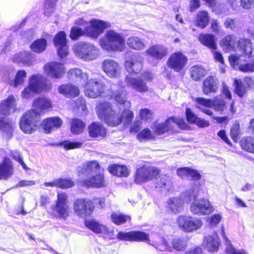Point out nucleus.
<instances>
[{"instance_id":"f257e3e1","label":"nucleus","mask_w":254,"mask_h":254,"mask_svg":"<svg viewBox=\"0 0 254 254\" xmlns=\"http://www.w3.org/2000/svg\"><path fill=\"white\" fill-rule=\"evenodd\" d=\"M126 96V93L122 88L114 91L111 95L112 98L120 106L125 108L121 114L114 109L110 103L104 102L99 103L96 106V111L98 117L112 127H117L122 123L126 124L130 123L133 118V114L129 110L131 104L127 100Z\"/></svg>"},{"instance_id":"f03ea898","label":"nucleus","mask_w":254,"mask_h":254,"mask_svg":"<svg viewBox=\"0 0 254 254\" xmlns=\"http://www.w3.org/2000/svg\"><path fill=\"white\" fill-rule=\"evenodd\" d=\"M16 107V99L12 95L0 103V134L4 139L9 140L13 136L15 123L7 116L14 113Z\"/></svg>"},{"instance_id":"7ed1b4c3","label":"nucleus","mask_w":254,"mask_h":254,"mask_svg":"<svg viewBox=\"0 0 254 254\" xmlns=\"http://www.w3.org/2000/svg\"><path fill=\"white\" fill-rule=\"evenodd\" d=\"M51 87V83L44 76L40 74H34L29 78V85L22 91L21 96L23 98L29 99L41 90H50Z\"/></svg>"},{"instance_id":"20e7f679","label":"nucleus","mask_w":254,"mask_h":254,"mask_svg":"<svg viewBox=\"0 0 254 254\" xmlns=\"http://www.w3.org/2000/svg\"><path fill=\"white\" fill-rule=\"evenodd\" d=\"M101 47L109 51H123L125 47V40L119 33L113 30L107 31L100 40Z\"/></svg>"},{"instance_id":"39448f33","label":"nucleus","mask_w":254,"mask_h":254,"mask_svg":"<svg viewBox=\"0 0 254 254\" xmlns=\"http://www.w3.org/2000/svg\"><path fill=\"white\" fill-rule=\"evenodd\" d=\"M197 192L198 190L196 189L192 190V192H187L188 198H186V201H190L195 199L190 207L191 212L196 215H207L212 213L214 208L207 199H195Z\"/></svg>"},{"instance_id":"423d86ee","label":"nucleus","mask_w":254,"mask_h":254,"mask_svg":"<svg viewBox=\"0 0 254 254\" xmlns=\"http://www.w3.org/2000/svg\"><path fill=\"white\" fill-rule=\"evenodd\" d=\"M73 51L78 58L86 61L96 59L99 54V50L97 47L85 42H79L74 45Z\"/></svg>"},{"instance_id":"0eeeda50","label":"nucleus","mask_w":254,"mask_h":254,"mask_svg":"<svg viewBox=\"0 0 254 254\" xmlns=\"http://www.w3.org/2000/svg\"><path fill=\"white\" fill-rule=\"evenodd\" d=\"M53 215L57 218L65 220L70 214L68 197L65 192H58L55 204L51 206Z\"/></svg>"},{"instance_id":"6e6552de","label":"nucleus","mask_w":254,"mask_h":254,"mask_svg":"<svg viewBox=\"0 0 254 254\" xmlns=\"http://www.w3.org/2000/svg\"><path fill=\"white\" fill-rule=\"evenodd\" d=\"M40 124V114L31 109L23 114L21 118L19 125L21 129L26 133H31Z\"/></svg>"},{"instance_id":"1a4fd4ad","label":"nucleus","mask_w":254,"mask_h":254,"mask_svg":"<svg viewBox=\"0 0 254 254\" xmlns=\"http://www.w3.org/2000/svg\"><path fill=\"white\" fill-rule=\"evenodd\" d=\"M94 208L93 202L88 198H77L73 203V211L78 216L81 218L90 216Z\"/></svg>"},{"instance_id":"9d476101","label":"nucleus","mask_w":254,"mask_h":254,"mask_svg":"<svg viewBox=\"0 0 254 254\" xmlns=\"http://www.w3.org/2000/svg\"><path fill=\"white\" fill-rule=\"evenodd\" d=\"M175 126L180 128H184L186 126L184 119L172 117L168 119L163 123H154L152 129L154 132L160 135L173 129Z\"/></svg>"},{"instance_id":"9b49d317","label":"nucleus","mask_w":254,"mask_h":254,"mask_svg":"<svg viewBox=\"0 0 254 254\" xmlns=\"http://www.w3.org/2000/svg\"><path fill=\"white\" fill-rule=\"evenodd\" d=\"M177 222L179 228L185 232H192L200 229L202 225L201 219L187 215L178 217Z\"/></svg>"},{"instance_id":"f8f14e48","label":"nucleus","mask_w":254,"mask_h":254,"mask_svg":"<svg viewBox=\"0 0 254 254\" xmlns=\"http://www.w3.org/2000/svg\"><path fill=\"white\" fill-rule=\"evenodd\" d=\"M159 170L153 167L144 166L136 170L134 182L141 184L151 180L159 174Z\"/></svg>"},{"instance_id":"ddd939ff","label":"nucleus","mask_w":254,"mask_h":254,"mask_svg":"<svg viewBox=\"0 0 254 254\" xmlns=\"http://www.w3.org/2000/svg\"><path fill=\"white\" fill-rule=\"evenodd\" d=\"M109 26L108 22L93 19L89 21V24L84 28L85 34L93 39H97L104 30Z\"/></svg>"},{"instance_id":"4468645a","label":"nucleus","mask_w":254,"mask_h":254,"mask_svg":"<svg viewBox=\"0 0 254 254\" xmlns=\"http://www.w3.org/2000/svg\"><path fill=\"white\" fill-rule=\"evenodd\" d=\"M188 61V58L185 55L181 52H175L169 58L167 65L169 68L179 72L185 67Z\"/></svg>"},{"instance_id":"2eb2a0df","label":"nucleus","mask_w":254,"mask_h":254,"mask_svg":"<svg viewBox=\"0 0 254 254\" xmlns=\"http://www.w3.org/2000/svg\"><path fill=\"white\" fill-rule=\"evenodd\" d=\"M105 91L103 83L97 79H91L86 83L85 94L86 96L96 98L100 96Z\"/></svg>"},{"instance_id":"dca6fc26","label":"nucleus","mask_w":254,"mask_h":254,"mask_svg":"<svg viewBox=\"0 0 254 254\" xmlns=\"http://www.w3.org/2000/svg\"><path fill=\"white\" fill-rule=\"evenodd\" d=\"M54 44L57 48L58 54L60 58H64L68 55V49L66 34L64 31H60L55 35Z\"/></svg>"},{"instance_id":"f3484780","label":"nucleus","mask_w":254,"mask_h":254,"mask_svg":"<svg viewBox=\"0 0 254 254\" xmlns=\"http://www.w3.org/2000/svg\"><path fill=\"white\" fill-rule=\"evenodd\" d=\"M44 70L47 75L54 78H60L65 72L64 65L57 62L47 63L44 66Z\"/></svg>"},{"instance_id":"a211bd4d","label":"nucleus","mask_w":254,"mask_h":254,"mask_svg":"<svg viewBox=\"0 0 254 254\" xmlns=\"http://www.w3.org/2000/svg\"><path fill=\"white\" fill-rule=\"evenodd\" d=\"M125 82L127 86L139 93H144L148 90V87L142 78H134L130 75L126 76Z\"/></svg>"},{"instance_id":"6ab92c4d","label":"nucleus","mask_w":254,"mask_h":254,"mask_svg":"<svg viewBox=\"0 0 254 254\" xmlns=\"http://www.w3.org/2000/svg\"><path fill=\"white\" fill-rule=\"evenodd\" d=\"M100 170V166L99 163L95 160L86 162L82 167H79L77 171L78 175L81 179H83L84 177H86L95 174L99 172Z\"/></svg>"},{"instance_id":"aec40b11","label":"nucleus","mask_w":254,"mask_h":254,"mask_svg":"<svg viewBox=\"0 0 254 254\" xmlns=\"http://www.w3.org/2000/svg\"><path fill=\"white\" fill-rule=\"evenodd\" d=\"M82 183V186L87 188H102L106 185L103 174L98 172L83 179Z\"/></svg>"},{"instance_id":"412c9836","label":"nucleus","mask_w":254,"mask_h":254,"mask_svg":"<svg viewBox=\"0 0 254 254\" xmlns=\"http://www.w3.org/2000/svg\"><path fill=\"white\" fill-rule=\"evenodd\" d=\"M102 65L103 70L109 77H117L120 73V66L114 60L106 59L103 62Z\"/></svg>"},{"instance_id":"4be33fe9","label":"nucleus","mask_w":254,"mask_h":254,"mask_svg":"<svg viewBox=\"0 0 254 254\" xmlns=\"http://www.w3.org/2000/svg\"><path fill=\"white\" fill-rule=\"evenodd\" d=\"M229 60L230 64L234 68H238L244 72H254V60L249 63L240 64V57L237 55H231Z\"/></svg>"},{"instance_id":"5701e85b","label":"nucleus","mask_w":254,"mask_h":254,"mask_svg":"<svg viewBox=\"0 0 254 254\" xmlns=\"http://www.w3.org/2000/svg\"><path fill=\"white\" fill-rule=\"evenodd\" d=\"M142 58L140 56H133L130 59L127 60L125 64V66L129 73H137L142 68Z\"/></svg>"},{"instance_id":"b1692460","label":"nucleus","mask_w":254,"mask_h":254,"mask_svg":"<svg viewBox=\"0 0 254 254\" xmlns=\"http://www.w3.org/2000/svg\"><path fill=\"white\" fill-rule=\"evenodd\" d=\"M155 178V187L156 189L166 193L172 191L173 185L169 176L162 175Z\"/></svg>"},{"instance_id":"393cba45","label":"nucleus","mask_w":254,"mask_h":254,"mask_svg":"<svg viewBox=\"0 0 254 254\" xmlns=\"http://www.w3.org/2000/svg\"><path fill=\"white\" fill-rule=\"evenodd\" d=\"M14 169L10 159L5 157L3 162L0 164V180H6L13 174Z\"/></svg>"},{"instance_id":"a878e982","label":"nucleus","mask_w":254,"mask_h":254,"mask_svg":"<svg viewBox=\"0 0 254 254\" xmlns=\"http://www.w3.org/2000/svg\"><path fill=\"white\" fill-rule=\"evenodd\" d=\"M13 62L21 64L24 66H31L34 62V56L28 52H21L14 55L12 58Z\"/></svg>"},{"instance_id":"bb28decb","label":"nucleus","mask_w":254,"mask_h":254,"mask_svg":"<svg viewBox=\"0 0 254 254\" xmlns=\"http://www.w3.org/2000/svg\"><path fill=\"white\" fill-rule=\"evenodd\" d=\"M168 53L167 48L162 45H153L146 51L147 54L158 60H162Z\"/></svg>"},{"instance_id":"cd10ccee","label":"nucleus","mask_w":254,"mask_h":254,"mask_svg":"<svg viewBox=\"0 0 254 254\" xmlns=\"http://www.w3.org/2000/svg\"><path fill=\"white\" fill-rule=\"evenodd\" d=\"M194 101L196 108L209 116H212V111L208 109L213 106L212 99L198 97L195 98Z\"/></svg>"},{"instance_id":"c85d7f7f","label":"nucleus","mask_w":254,"mask_h":254,"mask_svg":"<svg viewBox=\"0 0 254 254\" xmlns=\"http://www.w3.org/2000/svg\"><path fill=\"white\" fill-rule=\"evenodd\" d=\"M85 226L96 234L109 235L111 232L108 227L94 220L86 221L85 222Z\"/></svg>"},{"instance_id":"c756f323","label":"nucleus","mask_w":254,"mask_h":254,"mask_svg":"<svg viewBox=\"0 0 254 254\" xmlns=\"http://www.w3.org/2000/svg\"><path fill=\"white\" fill-rule=\"evenodd\" d=\"M218 89V80L215 76L207 77L203 82L202 91L205 95L215 93Z\"/></svg>"},{"instance_id":"7c9ffc66","label":"nucleus","mask_w":254,"mask_h":254,"mask_svg":"<svg viewBox=\"0 0 254 254\" xmlns=\"http://www.w3.org/2000/svg\"><path fill=\"white\" fill-rule=\"evenodd\" d=\"M177 175L182 179H190L198 180L201 178L200 174L195 170L189 167H182L177 169Z\"/></svg>"},{"instance_id":"2f4dec72","label":"nucleus","mask_w":254,"mask_h":254,"mask_svg":"<svg viewBox=\"0 0 254 254\" xmlns=\"http://www.w3.org/2000/svg\"><path fill=\"white\" fill-rule=\"evenodd\" d=\"M62 124V120L58 117L49 118L43 122L44 130L48 133L54 129L60 128Z\"/></svg>"},{"instance_id":"473e14b6","label":"nucleus","mask_w":254,"mask_h":254,"mask_svg":"<svg viewBox=\"0 0 254 254\" xmlns=\"http://www.w3.org/2000/svg\"><path fill=\"white\" fill-rule=\"evenodd\" d=\"M59 93L68 98L77 96L79 93L78 88L71 84H62L58 87Z\"/></svg>"},{"instance_id":"72a5a7b5","label":"nucleus","mask_w":254,"mask_h":254,"mask_svg":"<svg viewBox=\"0 0 254 254\" xmlns=\"http://www.w3.org/2000/svg\"><path fill=\"white\" fill-rule=\"evenodd\" d=\"M89 135L92 137H104L106 134V129L101 123L94 122L88 127Z\"/></svg>"},{"instance_id":"f704fd0d","label":"nucleus","mask_w":254,"mask_h":254,"mask_svg":"<svg viewBox=\"0 0 254 254\" xmlns=\"http://www.w3.org/2000/svg\"><path fill=\"white\" fill-rule=\"evenodd\" d=\"M184 201L178 197L170 198L167 201V208L168 211L176 214L183 209Z\"/></svg>"},{"instance_id":"c9c22d12","label":"nucleus","mask_w":254,"mask_h":254,"mask_svg":"<svg viewBox=\"0 0 254 254\" xmlns=\"http://www.w3.org/2000/svg\"><path fill=\"white\" fill-rule=\"evenodd\" d=\"M204 243L207 250L211 252H217L219 245V238L216 234L209 236L205 238Z\"/></svg>"},{"instance_id":"e433bc0d","label":"nucleus","mask_w":254,"mask_h":254,"mask_svg":"<svg viewBox=\"0 0 254 254\" xmlns=\"http://www.w3.org/2000/svg\"><path fill=\"white\" fill-rule=\"evenodd\" d=\"M198 39L203 45L213 51L216 49L217 45L215 41V36L213 34H201Z\"/></svg>"},{"instance_id":"4c0bfd02","label":"nucleus","mask_w":254,"mask_h":254,"mask_svg":"<svg viewBox=\"0 0 254 254\" xmlns=\"http://www.w3.org/2000/svg\"><path fill=\"white\" fill-rule=\"evenodd\" d=\"M108 170L111 174L118 177H126L128 176L129 173L127 167L124 165L115 164L110 165Z\"/></svg>"},{"instance_id":"58836bf2","label":"nucleus","mask_w":254,"mask_h":254,"mask_svg":"<svg viewBox=\"0 0 254 254\" xmlns=\"http://www.w3.org/2000/svg\"><path fill=\"white\" fill-rule=\"evenodd\" d=\"M33 107L36 112L40 114L42 111L51 108V103L49 99L44 98H39L34 100Z\"/></svg>"},{"instance_id":"ea45409f","label":"nucleus","mask_w":254,"mask_h":254,"mask_svg":"<svg viewBox=\"0 0 254 254\" xmlns=\"http://www.w3.org/2000/svg\"><path fill=\"white\" fill-rule=\"evenodd\" d=\"M127 44L130 48L136 50H141L146 47V43L136 36L128 38L127 40Z\"/></svg>"},{"instance_id":"a19ab883","label":"nucleus","mask_w":254,"mask_h":254,"mask_svg":"<svg viewBox=\"0 0 254 254\" xmlns=\"http://www.w3.org/2000/svg\"><path fill=\"white\" fill-rule=\"evenodd\" d=\"M239 44L246 55L249 57L254 55V44H253L250 40L241 39L239 40Z\"/></svg>"},{"instance_id":"79ce46f5","label":"nucleus","mask_w":254,"mask_h":254,"mask_svg":"<svg viewBox=\"0 0 254 254\" xmlns=\"http://www.w3.org/2000/svg\"><path fill=\"white\" fill-rule=\"evenodd\" d=\"M209 21L208 14L206 11H200L196 14L195 19L196 26L201 28H204L207 26Z\"/></svg>"},{"instance_id":"37998d69","label":"nucleus","mask_w":254,"mask_h":254,"mask_svg":"<svg viewBox=\"0 0 254 254\" xmlns=\"http://www.w3.org/2000/svg\"><path fill=\"white\" fill-rule=\"evenodd\" d=\"M27 73L24 70H19L15 74L12 86L15 88L21 86L25 82Z\"/></svg>"},{"instance_id":"c03bdc74","label":"nucleus","mask_w":254,"mask_h":254,"mask_svg":"<svg viewBox=\"0 0 254 254\" xmlns=\"http://www.w3.org/2000/svg\"><path fill=\"white\" fill-rule=\"evenodd\" d=\"M47 46V41L41 38L34 41L30 46L31 49L35 53H42L45 51Z\"/></svg>"},{"instance_id":"a18cd8bd","label":"nucleus","mask_w":254,"mask_h":254,"mask_svg":"<svg viewBox=\"0 0 254 254\" xmlns=\"http://www.w3.org/2000/svg\"><path fill=\"white\" fill-rule=\"evenodd\" d=\"M85 126V124L81 120L74 119L71 124V131L74 134H79L83 132Z\"/></svg>"},{"instance_id":"49530a36","label":"nucleus","mask_w":254,"mask_h":254,"mask_svg":"<svg viewBox=\"0 0 254 254\" xmlns=\"http://www.w3.org/2000/svg\"><path fill=\"white\" fill-rule=\"evenodd\" d=\"M157 250L160 251H172L171 246L168 244L167 241L163 238H160L159 241L153 242L151 244Z\"/></svg>"},{"instance_id":"de8ad7c7","label":"nucleus","mask_w":254,"mask_h":254,"mask_svg":"<svg viewBox=\"0 0 254 254\" xmlns=\"http://www.w3.org/2000/svg\"><path fill=\"white\" fill-rule=\"evenodd\" d=\"M235 37L233 35H227L221 41V44L227 50H232L235 45Z\"/></svg>"},{"instance_id":"09e8293b","label":"nucleus","mask_w":254,"mask_h":254,"mask_svg":"<svg viewBox=\"0 0 254 254\" xmlns=\"http://www.w3.org/2000/svg\"><path fill=\"white\" fill-rule=\"evenodd\" d=\"M111 219L116 225H121L130 219V216L120 213H113L111 216Z\"/></svg>"},{"instance_id":"8fccbe9b","label":"nucleus","mask_w":254,"mask_h":254,"mask_svg":"<svg viewBox=\"0 0 254 254\" xmlns=\"http://www.w3.org/2000/svg\"><path fill=\"white\" fill-rule=\"evenodd\" d=\"M190 74L193 80H198L204 75L205 70L201 66H193L190 68Z\"/></svg>"},{"instance_id":"3c124183","label":"nucleus","mask_w":254,"mask_h":254,"mask_svg":"<svg viewBox=\"0 0 254 254\" xmlns=\"http://www.w3.org/2000/svg\"><path fill=\"white\" fill-rule=\"evenodd\" d=\"M69 78H73L74 77L80 78L84 82L88 80V76L86 73H83L81 69L79 68L71 69L67 73Z\"/></svg>"},{"instance_id":"603ef678","label":"nucleus","mask_w":254,"mask_h":254,"mask_svg":"<svg viewBox=\"0 0 254 254\" xmlns=\"http://www.w3.org/2000/svg\"><path fill=\"white\" fill-rule=\"evenodd\" d=\"M241 145L243 149L248 152L254 153V137H248L242 140Z\"/></svg>"},{"instance_id":"864d4df0","label":"nucleus","mask_w":254,"mask_h":254,"mask_svg":"<svg viewBox=\"0 0 254 254\" xmlns=\"http://www.w3.org/2000/svg\"><path fill=\"white\" fill-rule=\"evenodd\" d=\"M213 106L215 111L223 112L227 109L225 102L221 97H216L212 99Z\"/></svg>"},{"instance_id":"5fc2aeb1","label":"nucleus","mask_w":254,"mask_h":254,"mask_svg":"<svg viewBox=\"0 0 254 254\" xmlns=\"http://www.w3.org/2000/svg\"><path fill=\"white\" fill-rule=\"evenodd\" d=\"M15 71L13 68H9L3 70L2 72V79L3 81L12 86V82L14 80Z\"/></svg>"},{"instance_id":"6e6d98bb","label":"nucleus","mask_w":254,"mask_h":254,"mask_svg":"<svg viewBox=\"0 0 254 254\" xmlns=\"http://www.w3.org/2000/svg\"><path fill=\"white\" fill-rule=\"evenodd\" d=\"M235 84L236 86V93L240 97H243L246 93L247 90L248 89L242 81L239 79L235 80Z\"/></svg>"},{"instance_id":"4d7b16f0","label":"nucleus","mask_w":254,"mask_h":254,"mask_svg":"<svg viewBox=\"0 0 254 254\" xmlns=\"http://www.w3.org/2000/svg\"><path fill=\"white\" fill-rule=\"evenodd\" d=\"M84 35H85L84 29L82 30L79 27L73 26L71 28L69 37L72 40H76L80 36Z\"/></svg>"},{"instance_id":"13d9d810","label":"nucleus","mask_w":254,"mask_h":254,"mask_svg":"<svg viewBox=\"0 0 254 254\" xmlns=\"http://www.w3.org/2000/svg\"><path fill=\"white\" fill-rule=\"evenodd\" d=\"M173 249L178 251H182L186 246V242L181 238H175L172 241Z\"/></svg>"},{"instance_id":"bf43d9fd","label":"nucleus","mask_w":254,"mask_h":254,"mask_svg":"<svg viewBox=\"0 0 254 254\" xmlns=\"http://www.w3.org/2000/svg\"><path fill=\"white\" fill-rule=\"evenodd\" d=\"M132 241H149L148 235L143 232L132 231Z\"/></svg>"},{"instance_id":"052dcab7","label":"nucleus","mask_w":254,"mask_h":254,"mask_svg":"<svg viewBox=\"0 0 254 254\" xmlns=\"http://www.w3.org/2000/svg\"><path fill=\"white\" fill-rule=\"evenodd\" d=\"M58 188L65 189L72 187L74 185L73 181L68 179H58Z\"/></svg>"},{"instance_id":"680f3d73","label":"nucleus","mask_w":254,"mask_h":254,"mask_svg":"<svg viewBox=\"0 0 254 254\" xmlns=\"http://www.w3.org/2000/svg\"><path fill=\"white\" fill-rule=\"evenodd\" d=\"M57 0H46L45 2L44 14L49 16L53 12Z\"/></svg>"},{"instance_id":"e2e57ef3","label":"nucleus","mask_w":254,"mask_h":254,"mask_svg":"<svg viewBox=\"0 0 254 254\" xmlns=\"http://www.w3.org/2000/svg\"><path fill=\"white\" fill-rule=\"evenodd\" d=\"M60 145L63 146L65 149L68 150L80 148L82 146V143L67 140L61 142Z\"/></svg>"},{"instance_id":"0e129e2a","label":"nucleus","mask_w":254,"mask_h":254,"mask_svg":"<svg viewBox=\"0 0 254 254\" xmlns=\"http://www.w3.org/2000/svg\"><path fill=\"white\" fill-rule=\"evenodd\" d=\"M132 231L128 232H120L117 235V238L122 241H132Z\"/></svg>"},{"instance_id":"69168bd1","label":"nucleus","mask_w":254,"mask_h":254,"mask_svg":"<svg viewBox=\"0 0 254 254\" xmlns=\"http://www.w3.org/2000/svg\"><path fill=\"white\" fill-rule=\"evenodd\" d=\"M186 115L188 121L191 124H195L198 118L190 108L186 109Z\"/></svg>"},{"instance_id":"338daca9","label":"nucleus","mask_w":254,"mask_h":254,"mask_svg":"<svg viewBox=\"0 0 254 254\" xmlns=\"http://www.w3.org/2000/svg\"><path fill=\"white\" fill-rule=\"evenodd\" d=\"M140 116L142 120L148 121L152 119L153 114L150 110L148 109H143L141 110Z\"/></svg>"},{"instance_id":"774afa93","label":"nucleus","mask_w":254,"mask_h":254,"mask_svg":"<svg viewBox=\"0 0 254 254\" xmlns=\"http://www.w3.org/2000/svg\"><path fill=\"white\" fill-rule=\"evenodd\" d=\"M225 252L226 254H246L244 251L237 250L231 244H229L226 247Z\"/></svg>"}]
</instances>
